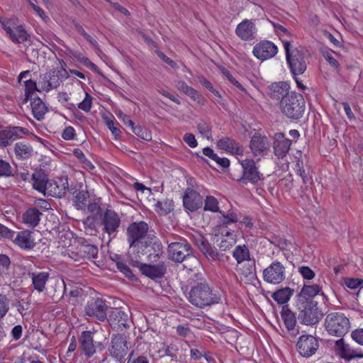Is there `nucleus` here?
<instances>
[{
  "instance_id": "obj_62",
  "label": "nucleus",
  "mask_w": 363,
  "mask_h": 363,
  "mask_svg": "<svg viewBox=\"0 0 363 363\" xmlns=\"http://www.w3.org/2000/svg\"><path fill=\"white\" fill-rule=\"evenodd\" d=\"M351 336L352 339L359 345H363V329L359 328L352 331Z\"/></svg>"
},
{
  "instance_id": "obj_49",
  "label": "nucleus",
  "mask_w": 363,
  "mask_h": 363,
  "mask_svg": "<svg viewBox=\"0 0 363 363\" xmlns=\"http://www.w3.org/2000/svg\"><path fill=\"white\" fill-rule=\"evenodd\" d=\"M131 130L136 135L145 140L148 141L152 139L151 133L146 128L140 125H134Z\"/></svg>"
},
{
  "instance_id": "obj_51",
  "label": "nucleus",
  "mask_w": 363,
  "mask_h": 363,
  "mask_svg": "<svg viewBox=\"0 0 363 363\" xmlns=\"http://www.w3.org/2000/svg\"><path fill=\"white\" fill-rule=\"evenodd\" d=\"M104 119L108 128L111 131L112 134L115 136V138H118L121 135V130L118 128L120 127L119 123L107 117Z\"/></svg>"
},
{
  "instance_id": "obj_24",
  "label": "nucleus",
  "mask_w": 363,
  "mask_h": 363,
  "mask_svg": "<svg viewBox=\"0 0 363 363\" xmlns=\"http://www.w3.org/2000/svg\"><path fill=\"white\" fill-rule=\"evenodd\" d=\"M140 272L145 276L152 279H160L166 274L167 265L164 262H160L157 264H147L142 262L139 266Z\"/></svg>"
},
{
  "instance_id": "obj_38",
  "label": "nucleus",
  "mask_w": 363,
  "mask_h": 363,
  "mask_svg": "<svg viewBox=\"0 0 363 363\" xmlns=\"http://www.w3.org/2000/svg\"><path fill=\"white\" fill-rule=\"evenodd\" d=\"M281 315L288 330L294 331L296 325V318L295 314L289 310L287 306H284L282 308Z\"/></svg>"
},
{
  "instance_id": "obj_19",
  "label": "nucleus",
  "mask_w": 363,
  "mask_h": 363,
  "mask_svg": "<svg viewBox=\"0 0 363 363\" xmlns=\"http://www.w3.org/2000/svg\"><path fill=\"white\" fill-rule=\"evenodd\" d=\"M235 32L242 40L250 41L256 38L257 29L252 20L245 19L237 26Z\"/></svg>"
},
{
  "instance_id": "obj_45",
  "label": "nucleus",
  "mask_w": 363,
  "mask_h": 363,
  "mask_svg": "<svg viewBox=\"0 0 363 363\" xmlns=\"http://www.w3.org/2000/svg\"><path fill=\"white\" fill-rule=\"evenodd\" d=\"M25 86V101H27L28 99H32V95L35 91H40V89L37 87L36 82L27 79L24 82Z\"/></svg>"
},
{
  "instance_id": "obj_55",
  "label": "nucleus",
  "mask_w": 363,
  "mask_h": 363,
  "mask_svg": "<svg viewBox=\"0 0 363 363\" xmlns=\"http://www.w3.org/2000/svg\"><path fill=\"white\" fill-rule=\"evenodd\" d=\"M60 186L59 184L55 182L57 190L54 192V194L57 195L58 197L61 198L64 196L67 190L68 189V181L67 178H65V181L62 179L60 180Z\"/></svg>"
},
{
  "instance_id": "obj_1",
  "label": "nucleus",
  "mask_w": 363,
  "mask_h": 363,
  "mask_svg": "<svg viewBox=\"0 0 363 363\" xmlns=\"http://www.w3.org/2000/svg\"><path fill=\"white\" fill-rule=\"evenodd\" d=\"M163 254V247L159 238L155 235L148 240L133 248L128 252V261L132 266H139L143 261L156 262Z\"/></svg>"
},
{
  "instance_id": "obj_11",
  "label": "nucleus",
  "mask_w": 363,
  "mask_h": 363,
  "mask_svg": "<svg viewBox=\"0 0 363 363\" xmlns=\"http://www.w3.org/2000/svg\"><path fill=\"white\" fill-rule=\"evenodd\" d=\"M130 348V342L128 341L127 337L123 335L117 334L111 337V345L108 350L116 362H121Z\"/></svg>"
},
{
  "instance_id": "obj_54",
  "label": "nucleus",
  "mask_w": 363,
  "mask_h": 363,
  "mask_svg": "<svg viewBox=\"0 0 363 363\" xmlns=\"http://www.w3.org/2000/svg\"><path fill=\"white\" fill-rule=\"evenodd\" d=\"M298 272L305 280H311L315 276V272L308 266L299 267L298 268Z\"/></svg>"
},
{
  "instance_id": "obj_63",
  "label": "nucleus",
  "mask_w": 363,
  "mask_h": 363,
  "mask_svg": "<svg viewBox=\"0 0 363 363\" xmlns=\"http://www.w3.org/2000/svg\"><path fill=\"white\" fill-rule=\"evenodd\" d=\"M157 54L158 55V57L165 63H167V65H169L173 69H177L178 68V66L177 65V63L171 60L169 57H168L164 53L162 52H157Z\"/></svg>"
},
{
  "instance_id": "obj_43",
  "label": "nucleus",
  "mask_w": 363,
  "mask_h": 363,
  "mask_svg": "<svg viewBox=\"0 0 363 363\" xmlns=\"http://www.w3.org/2000/svg\"><path fill=\"white\" fill-rule=\"evenodd\" d=\"M162 347L159 350V353L163 352L161 354V357L169 356L171 357H176L177 352L179 350L177 346L175 344L171 343L170 345H167L164 342L161 343Z\"/></svg>"
},
{
  "instance_id": "obj_30",
  "label": "nucleus",
  "mask_w": 363,
  "mask_h": 363,
  "mask_svg": "<svg viewBox=\"0 0 363 363\" xmlns=\"http://www.w3.org/2000/svg\"><path fill=\"white\" fill-rule=\"evenodd\" d=\"M76 255L82 259L95 258L98 255V247L94 245L89 244L82 240L76 248Z\"/></svg>"
},
{
  "instance_id": "obj_50",
  "label": "nucleus",
  "mask_w": 363,
  "mask_h": 363,
  "mask_svg": "<svg viewBox=\"0 0 363 363\" xmlns=\"http://www.w3.org/2000/svg\"><path fill=\"white\" fill-rule=\"evenodd\" d=\"M204 210L210 211L212 212H218L219 208L218 200L212 196H206L205 201Z\"/></svg>"
},
{
  "instance_id": "obj_56",
  "label": "nucleus",
  "mask_w": 363,
  "mask_h": 363,
  "mask_svg": "<svg viewBox=\"0 0 363 363\" xmlns=\"http://www.w3.org/2000/svg\"><path fill=\"white\" fill-rule=\"evenodd\" d=\"M92 105V97L86 93L84 99L78 104V108L85 112H89L91 110Z\"/></svg>"
},
{
  "instance_id": "obj_28",
  "label": "nucleus",
  "mask_w": 363,
  "mask_h": 363,
  "mask_svg": "<svg viewBox=\"0 0 363 363\" xmlns=\"http://www.w3.org/2000/svg\"><path fill=\"white\" fill-rule=\"evenodd\" d=\"M220 235V241L218 244L220 250L227 251L231 249L236 243V237L233 232L229 231L225 227L220 228L218 233H215V235Z\"/></svg>"
},
{
  "instance_id": "obj_20",
  "label": "nucleus",
  "mask_w": 363,
  "mask_h": 363,
  "mask_svg": "<svg viewBox=\"0 0 363 363\" xmlns=\"http://www.w3.org/2000/svg\"><path fill=\"white\" fill-rule=\"evenodd\" d=\"M79 350L87 358L96 353V345L94 342V333L91 331H83L79 337Z\"/></svg>"
},
{
  "instance_id": "obj_21",
  "label": "nucleus",
  "mask_w": 363,
  "mask_h": 363,
  "mask_svg": "<svg viewBox=\"0 0 363 363\" xmlns=\"http://www.w3.org/2000/svg\"><path fill=\"white\" fill-rule=\"evenodd\" d=\"M322 291V287L319 284L307 285L304 284L297 295L296 303H318L314 298Z\"/></svg>"
},
{
  "instance_id": "obj_64",
  "label": "nucleus",
  "mask_w": 363,
  "mask_h": 363,
  "mask_svg": "<svg viewBox=\"0 0 363 363\" xmlns=\"http://www.w3.org/2000/svg\"><path fill=\"white\" fill-rule=\"evenodd\" d=\"M74 135L75 130L74 128L72 126H67L62 131V137L66 140H70L74 138Z\"/></svg>"
},
{
  "instance_id": "obj_6",
  "label": "nucleus",
  "mask_w": 363,
  "mask_h": 363,
  "mask_svg": "<svg viewBox=\"0 0 363 363\" xmlns=\"http://www.w3.org/2000/svg\"><path fill=\"white\" fill-rule=\"evenodd\" d=\"M0 23L13 43L21 44L29 40L30 35L26 30L24 24L20 23L17 18L0 19Z\"/></svg>"
},
{
  "instance_id": "obj_47",
  "label": "nucleus",
  "mask_w": 363,
  "mask_h": 363,
  "mask_svg": "<svg viewBox=\"0 0 363 363\" xmlns=\"http://www.w3.org/2000/svg\"><path fill=\"white\" fill-rule=\"evenodd\" d=\"M342 284L350 289H362L363 279L359 278L345 277L342 279Z\"/></svg>"
},
{
  "instance_id": "obj_57",
  "label": "nucleus",
  "mask_w": 363,
  "mask_h": 363,
  "mask_svg": "<svg viewBox=\"0 0 363 363\" xmlns=\"http://www.w3.org/2000/svg\"><path fill=\"white\" fill-rule=\"evenodd\" d=\"M74 155H75L76 157H77L78 159H79L82 162H83L86 167L92 169L94 168V166L92 164V163L88 160L84 154L83 153V152L80 150V149H75L74 150Z\"/></svg>"
},
{
  "instance_id": "obj_34",
  "label": "nucleus",
  "mask_w": 363,
  "mask_h": 363,
  "mask_svg": "<svg viewBox=\"0 0 363 363\" xmlns=\"http://www.w3.org/2000/svg\"><path fill=\"white\" fill-rule=\"evenodd\" d=\"M33 188L39 192L45 194L48 184V178L42 169L36 170L32 175Z\"/></svg>"
},
{
  "instance_id": "obj_42",
  "label": "nucleus",
  "mask_w": 363,
  "mask_h": 363,
  "mask_svg": "<svg viewBox=\"0 0 363 363\" xmlns=\"http://www.w3.org/2000/svg\"><path fill=\"white\" fill-rule=\"evenodd\" d=\"M203 153L206 157L215 161L221 167L228 168L230 165V161L228 159L225 157H219L214 153L213 150L208 147L203 149Z\"/></svg>"
},
{
  "instance_id": "obj_32",
  "label": "nucleus",
  "mask_w": 363,
  "mask_h": 363,
  "mask_svg": "<svg viewBox=\"0 0 363 363\" xmlns=\"http://www.w3.org/2000/svg\"><path fill=\"white\" fill-rule=\"evenodd\" d=\"M217 146L220 149L233 154L241 155L242 153V149L239 143L229 137H224L219 140L217 143Z\"/></svg>"
},
{
  "instance_id": "obj_40",
  "label": "nucleus",
  "mask_w": 363,
  "mask_h": 363,
  "mask_svg": "<svg viewBox=\"0 0 363 363\" xmlns=\"http://www.w3.org/2000/svg\"><path fill=\"white\" fill-rule=\"evenodd\" d=\"M33 151L31 145L28 143L18 142L15 144L14 152L18 158L27 159L30 157Z\"/></svg>"
},
{
  "instance_id": "obj_13",
  "label": "nucleus",
  "mask_w": 363,
  "mask_h": 363,
  "mask_svg": "<svg viewBox=\"0 0 363 363\" xmlns=\"http://www.w3.org/2000/svg\"><path fill=\"white\" fill-rule=\"evenodd\" d=\"M108 306L101 298H93L89 301L85 306V314L94 318L99 321H104L107 318Z\"/></svg>"
},
{
  "instance_id": "obj_12",
  "label": "nucleus",
  "mask_w": 363,
  "mask_h": 363,
  "mask_svg": "<svg viewBox=\"0 0 363 363\" xmlns=\"http://www.w3.org/2000/svg\"><path fill=\"white\" fill-rule=\"evenodd\" d=\"M263 279L272 284H279L286 278V268L279 261H274L263 270Z\"/></svg>"
},
{
  "instance_id": "obj_22",
  "label": "nucleus",
  "mask_w": 363,
  "mask_h": 363,
  "mask_svg": "<svg viewBox=\"0 0 363 363\" xmlns=\"http://www.w3.org/2000/svg\"><path fill=\"white\" fill-rule=\"evenodd\" d=\"M291 145V140L286 138L283 133H277L274 136L273 149L279 159L286 156Z\"/></svg>"
},
{
  "instance_id": "obj_15",
  "label": "nucleus",
  "mask_w": 363,
  "mask_h": 363,
  "mask_svg": "<svg viewBox=\"0 0 363 363\" xmlns=\"http://www.w3.org/2000/svg\"><path fill=\"white\" fill-rule=\"evenodd\" d=\"M296 346L301 356L308 357L315 354L319 347V343L314 336L306 335L299 337Z\"/></svg>"
},
{
  "instance_id": "obj_61",
  "label": "nucleus",
  "mask_w": 363,
  "mask_h": 363,
  "mask_svg": "<svg viewBox=\"0 0 363 363\" xmlns=\"http://www.w3.org/2000/svg\"><path fill=\"white\" fill-rule=\"evenodd\" d=\"M15 232L0 223V238L12 239Z\"/></svg>"
},
{
  "instance_id": "obj_41",
  "label": "nucleus",
  "mask_w": 363,
  "mask_h": 363,
  "mask_svg": "<svg viewBox=\"0 0 363 363\" xmlns=\"http://www.w3.org/2000/svg\"><path fill=\"white\" fill-rule=\"evenodd\" d=\"M233 257L235 259L238 264L250 260V255L248 247L245 245H238L233 252Z\"/></svg>"
},
{
  "instance_id": "obj_14",
  "label": "nucleus",
  "mask_w": 363,
  "mask_h": 363,
  "mask_svg": "<svg viewBox=\"0 0 363 363\" xmlns=\"http://www.w3.org/2000/svg\"><path fill=\"white\" fill-rule=\"evenodd\" d=\"M101 221L103 231L111 235L118 231L121 225V218L118 214L113 210L107 208L101 213Z\"/></svg>"
},
{
  "instance_id": "obj_35",
  "label": "nucleus",
  "mask_w": 363,
  "mask_h": 363,
  "mask_svg": "<svg viewBox=\"0 0 363 363\" xmlns=\"http://www.w3.org/2000/svg\"><path fill=\"white\" fill-rule=\"evenodd\" d=\"M42 213L37 208H30L26 211L22 219L24 223L30 227H35L38 225Z\"/></svg>"
},
{
  "instance_id": "obj_2",
  "label": "nucleus",
  "mask_w": 363,
  "mask_h": 363,
  "mask_svg": "<svg viewBox=\"0 0 363 363\" xmlns=\"http://www.w3.org/2000/svg\"><path fill=\"white\" fill-rule=\"evenodd\" d=\"M279 108L288 118L298 120L303 116L306 102L302 94L294 91L287 92L282 96Z\"/></svg>"
},
{
  "instance_id": "obj_7",
  "label": "nucleus",
  "mask_w": 363,
  "mask_h": 363,
  "mask_svg": "<svg viewBox=\"0 0 363 363\" xmlns=\"http://www.w3.org/2000/svg\"><path fill=\"white\" fill-rule=\"evenodd\" d=\"M298 311V319L301 324L313 325L319 323L323 318V313L318 307V303H296Z\"/></svg>"
},
{
  "instance_id": "obj_27",
  "label": "nucleus",
  "mask_w": 363,
  "mask_h": 363,
  "mask_svg": "<svg viewBox=\"0 0 363 363\" xmlns=\"http://www.w3.org/2000/svg\"><path fill=\"white\" fill-rule=\"evenodd\" d=\"M68 77V72L64 68L60 70L51 69L45 73V79H49V83L45 88L47 89H56L60 86V82L62 79H67Z\"/></svg>"
},
{
  "instance_id": "obj_25",
  "label": "nucleus",
  "mask_w": 363,
  "mask_h": 363,
  "mask_svg": "<svg viewBox=\"0 0 363 363\" xmlns=\"http://www.w3.org/2000/svg\"><path fill=\"white\" fill-rule=\"evenodd\" d=\"M269 148L267 137L261 135H255L250 140V149L255 156H262Z\"/></svg>"
},
{
  "instance_id": "obj_44",
  "label": "nucleus",
  "mask_w": 363,
  "mask_h": 363,
  "mask_svg": "<svg viewBox=\"0 0 363 363\" xmlns=\"http://www.w3.org/2000/svg\"><path fill=\"white\" fill-rule=\"evenodd\" d=\"M74 196V203L77 209H84L86 206V201L88 198V194L84 191H75Z\"/></svg>"
},
{
  "instance_id": "obj_26",
  "label": "nucleus",
  "mask_w": 363,
  "mask_h": 363,
  "mask_svg": "<svg viewBox=\"0 0 363 363\" xmlns=\"http://www.w3.org/2000/svg\"><path fill=\"white\" fill-rule=\"evenodd\" d=\"M128 315L120 308H113L111 311L108 321L112 327L119 329L121 327L127 328L128 325Z\"/></svg>"
},
{
  "instance_id": "obj_39",
  "label": "nucleus",
  "mask_w": 363,
  "mask_h": 363,
  "mask_svg": "<svg viewBox=\"0 0 363 363\" xmlns=\"http://www.w3.org/2000/svg\"><path fill=\"white\" fill-rule=\"evenodd\" d=\"M294 290L289 287L281 289L274 292L272 295L273 299L279 304L287 303L293 295Z\"/></svg>"
},
{
  "instance_id": "obj_31",
  "label": "nucleus",
  "mask_w": 363,
  "mask_h": 363,
  "mask_svg": "<svg viewBox=\"0 0 363 363\" xmlns=\"http://www.w3.org/2000/svg\"><path fill=\"white\" fill-rule=\"evenodd\" d=\"M14 242L21 248L24 250H31L35 245V242L32 236V233L29 230H23L18 233L15 238Z\"/></svg>"
},
{
  "instance_id": "obj_23",
  "label": "nucleus",
  "mask_w": 363,
  "mask_h": 363,
  "mask_svg": "<svg viewBox=\"0 0 363 363\" xmlns=\"http://www.w3.org/2000/svg\"><path fill=\"white\" fill-rule=\"evenodd\" d=\"M203 199L195 190L187 188L183 196L184 207L191 212L196 211L202 206Z\"/></svg>"
},
{
  "instance_id": "obj_16",
  "label": "nucleus",
  "mask_w": 363,
  "mask_h": 363,
  "mask_svg": "<svg viewBox=\"0 0 363 363\" xmlns=\"http://www.w3.org/2000/svg\"><path fill=\"white\" fill-rule=\"evenodd\" d=\"M277 52V47L269 40L260 41L254 46L252 50L255 57L262 61L274 57Z\"/></svg>"
},
{
  "instance_id": "obj_8",
  "label": "nucleus",
  "mask_w": 363,
  "mask_h": 363,
  "mask_svg": "<svg viewBox=\"0 0 363 363\" xmlns=\"http://www.w3.org/2000/svg\"><path fill=\"white\" fill-rule=\"evenodd\" d=\"M286 58L294 76L302 74L306 69V62L303 53L295 49L291 51V44L289 41L283 40Z\"/></svg>"
},
{
  "instance_id": "obj_52",
  "label": "nucleus",
  "mask_w": 363,
  "mask_h": 363,
  "mask_svg": "<svg viewBox=\"0 0 363 363\" xmlns=\"http://www.w3.org/2000/svg\"><path fill=\"white\" fill-rule=\"evenodd\" d=\"M9 311V300L5 294H0V318H3Z\"/></svg>"
},
{
  "instance_id": "obj_58",
  "label": "nucleus",
  "mask_w": 363,
  "mask_h": 363,
  "mask_svg": "<svg viewBox=\"0 0 363 363\" xmlns=\"http://www.w3.org/2000/svg\"><path fill=\"white\" fill-rule=\"evenodd\" d=\"M11 175V167L9 163L0 160V177H9Z\"/></svg>"
},
{
  "instance_id": "obj_5",
  "label": "nucleus",
  "mask_w": 363,
  "mask_h": 363,
  "mask_svg": "<svg viewBox=\"0 0 363 363\" xmlns=\"http://www.w3.org/2000/svg\"><path fill=\"white\" fill-rule=\"evenodd\" d=\"M325 328L330 335L342 337L348 333L350 323L344 313L333 312L326 315Z\"/></svg>"
},
{
  "instance_id": "obj_46",
  "label": "nucleus",
  "mask_w": 363,
  "mask_h": 363,
  "mask_svg": "<svg viewBox=\"0 0 363 363\" xmlns=\"http://www.w3.org/2000/svg\"><path fill=\"white\" fill-rule=\"evenodd\" d=\"M115 257L116 259L113 258V259L116 262L117 269L123 273L125 277L132 279L134 275L129 267L123 262L118 255H116Z\"/></svg>"
},
{
  "instance_id": "obj_18",
  "label": "nucleus",
  "mask_w": 363,
  "mask_h": 363,
  "mask_svg": "<svg viewBox=\"0 0 363 363\" xmlns=\"http://www.w3.org/2000/svg\"><path fill=\"white\" fill-rule=\"evenodd\" d=\"M28 133V129L19 126L9 127L0 130V146L7 147L13 141Z\"/></svg>"
},
{
  "instance_id": "obj_59",
  "label": "nucleus",
  "mask_w": 363,
  "mask_h": 363,
  "mask_svg": "<svg viewBox=\"0 0 363 363\" xmlns=\"http://www.w3.org/2000/svg\"><path fill=\"white\" fill-rule=\"evenodd\" d=\"M199 132L203 136L209 138L211 135V126L206 123L202 122L197 125Z\"/></svg>"
},
{
  "instance_id": "obj_29",
  "label": "nucleus",
  "mask_w": 363,
  "mask_h": 363,
  "mask_svg": "<svg viewBox=\"0 0 363 363\" xmlns=\"http://www.w3.org/2000/svg\"><path fill=\"white\" fill-rule=\"evenodd\" d=\"M334 348L338 355L345 359L350 360L354 357H363V354H358L356 350L350 349V346L345 343L343 338L335 341Z\"/></svg>"
},
{
  "instance_id": "obj_3",
  "label": "nucleus",
  "mask_w": 363,
  "mask_h": 363,
  "mask_svg": "<svg viewBox=\"0 0 363 363\" xmlns=\"http://www.w3.org/2000/svg\"><path fill=\"white\" fill-rule=\"evenodd\" d=\"M188 300L196 307L203 308L206 306L218 303L220 298L214 294L208 284L204 281L197 283L191 287Z\"/></svg>"
},
{
  "instance_id": "obj_60",
  "label": "nucleus",
  "mask_w": 363,
  "mask_h": 363,
  "mask_svg": "<svg viewBox=\"0 0 363 363\" xmlns=\"http://www.w3.org/2000/svg\"><path fill=\"white\" fill-rule=\"evenodd\" d=\"M242 274L245 277L248 278L250 281H252L256 277V271L255 264H250L246 269H244Z\"/></svg>"
},
{
  "instance_id": "obj_17",
  "label": "nucleus",
  "mask_w": 363,
  "mask_h": 363,
  "mask_svg": "<svg viewBox=\"0 0 363 363\" xmlns=\"http://www.w3.org/2000/svg\"><path fill=\"white\" fill-rule=\"evenodd\" d=\"M196 245L201 252L210 262H224L228 258L223 253L218 251L216 247L212 246L206 239L203 238L196 241Z\"/></svg>"
},
{
  "instance_id": "obj_10",
  "label": "nucleus",
  "mask_w": 363,
  "mask_h": 363,
  "mask_svg": "<svg viewBox=\"0 0 363 363\" xmlns=\"http://www.w3.org/2000/svg\"><path fill=\"white\" fill-rule=\"evenodd\" d=\"M167 250L169 259L179 263L190 257L193 254V249L186 240L170 243Z\"/></svg>"
},
{
  "instance_id": "obj_36",
  "label": "nucleus",
  "mask_w": 363,
  "mask_h": 363,
  "mask_svg": "<svg viewBox=\"0 0 363 363\" xmlns=\"http://www.w3.org/2000/svg\"><path fill=\"white\" fill-rule=\"evenodd\" d=\"M30 100V106L33 117L38 121H41L43 119L45 113L48 111L47 106L38 96H35Z\"/></svg>"
},
{
  "instance_id": "obj_9",
  "label": "nucleus",
  "mask_w": 363,
  "mask_h": 363,
  "mask_svg": "<svg viewBox=\"0 0 363 363\" xmlns=\"http://www.w3.org/2000/svg\"><path fill=\"white\" fill-rule=\"evenodd\" d=\"M240 164L242 168V174L238 182L242 186L250 183L252 185H259L264 179V177L257 167L252 159L243 160Z\"/></svg>"
},
{
  "instance_id": "obj_53",
  "label": "nucleus",
  "mask_w": 363,
  "mask_h": 363,
  "mask_svg": "<svg viewBox=\"0 0 363 363\" xmlns=\"http://www.w3.org/2000/svg\"><path fill=\"white\" fill-rule=\"evenodd\" d=\"M295 171L302 179L303 184H307L308 177L306 174L303 160L298 159L295 164Z\"/></svg>"
},
{
  "instance_id": "obj_48",
  "label": "nucleus",
  "mask_w": 363,
  "mask_h": 363,
  "mask_svg": "<svg viewBox=\"0 0 363 363\" xmlns=\"http://www.w3.org/2000/svg\"><path fill=\"white\" fill-rule=\"evenodd\" d=\"M156 207L162 214H167L173 210L174 204L172 200L165 199L164 201H157Z\"/></svg>"
},
{
  "instance_id": "obj_4",
  "label": "nucleus",
  "mask_w": 363,
  "mask_h": 363,
  "mask_svg": "<svg viewBox=\"0 0 363 363\" xmlns=\"http://www.w3.org/2000/svg\"><path fill=\"white\" fill-rule=\"evenodd\" d=\"M156 235L154 231L150 230L148 224L145 221L133 222L126 230L127 242L130 250L148 240L149 237Z\"/></svg>"
},
{
  "instance_id": "obj_37",
  "label": "nucleus",
  "mask_w": 363,
  "mask_h": 363,
  "mask_svg": "<svg viewBox=\"0 0 363 363\" xmlns=\"http://www.w3.org/2000/svg\"><path fill=\"white\" fill-rule=\"evenodd\" d=\"M176 87L198 103H201L203 100V96L196 89L187 85L184 81H178Z\"/></svg>"
},
{
  "instance_id": "obj_33",
  "label": "nucleus",
  "mask_w": 363,
  "mask_h": 363,
  "mask_svg": "<svg viewBox=\"0 0 363 363\" xmlns=\"http://www.w3.org/2000/svg\"><path fill=\"white\" fill-rule=\"evenodd\" d=\"M29 277L32 279V284L39 293L45 289L46 283L48 281L50 274L48 272H29Z\"/></svg>"
}]
</instances>
